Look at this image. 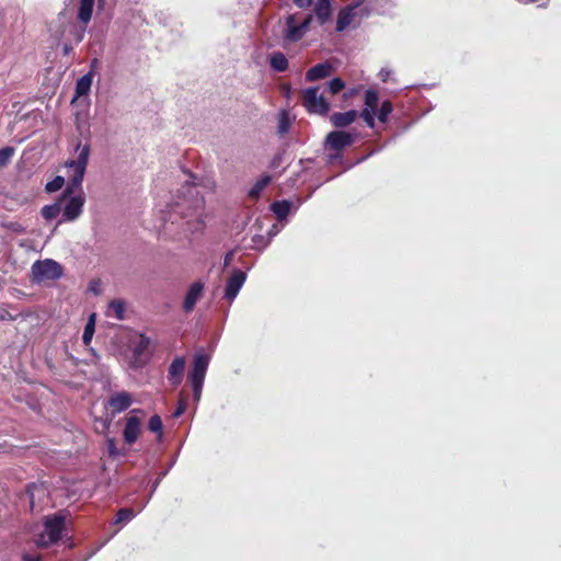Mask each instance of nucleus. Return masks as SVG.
Masks as SVG:
<instances>
[{
  "mask_svg": "<svg viewBox=\"0 0 561 561\" xmlns=\"http://www.w3.org/2000/svg\"><path fill=\"white\" fill-rule=\"evenodd\" d=\"M345 88V82L341 78H334L328 83V91L335 95Z\"/></svg>",
  "mask_w": 561,
  "mask_h": 561,
  "instance_id": "obj_31",
  "label": "nucleus"
},
{
  "mask_svg": "<svg viewBox=\"0 0 561 561\" xmlns=\"http://www.w3.org/2000/svg\"><path fill=\"white\" fill-rule=\"evenodd\" d=\"M271 182V178L268 175H265L257 180L255 184L252 186V188L249 191V195L251 197H257L261 192L267 186V184Z\"/></svg>",
  "mask_w": 561,
  "mask_h": 561,
  "instance_id": "obj_25",
  "label": "nucleus"
},
{
  "mask_svg": "<svg viewBox=\"0 0 561 561\" xmlns=\"http://www.w3.org/2000/svg\"><path fill=\"white\" fill-rule=\"evenodd\" d=\"M365 105L366 107L365 108H369L371 111H375L377 110V106H378V102H379V94L376 90H373V89H369L366 91L365 93Z\"/></svg>",
  "mask_w": 561,
  "mask_h": 561,
  "instance_id": "obj_24",
  "label": "nucleus"
},
{
  "mask_svg": "<svg viewBox=\"0 0 561 561\" xmlns=\"http://www.w3.org/2000/svg\"><path fill=\"white\" fill-rule=\"evenodd\" d=\"M60 211H61L60 204L55 203L51 205H45L42 208L41 214L46 220H51V219L56 218L60 214Z\"/></svg>",
  "mask_w": 561,
  "mask_h": 561,
  "instance_id": "obj_23",
  "label": "nucleus"
},
{
  "mask_svg": "<svg viewBox=\"0 0 561 561\" xmlns=\"http://www.w3.org/2000/svg\"><path fill=\"white\" fill-rule=\"evenodd\" d=\"M135 517V512L133 508H121L116 513L115 524H124L131 520Z\"/></svg>",
  "mask_w": 561,
  "mask_h": 561,
  "instance_id": "obj_27",
  "label": "nucleus"
},
{
  "mask_svg": "<svg viewBox=\"0 0 561 561\" xmlns=\"http://www.w3.org/2000/svg\"><path fill=\"white\" fill-rule=\"evenodd\" d=\"M185 410H186V402L183 399H181V400H179L178 407H176L175 411L173 412L172 416L175 419L180 417L185 412Z\"/></svg>",
  "mask_w": 561,
  "mask_h": 561,
  "instance_id": "obj_37",
  "label": "nucleus"
},
{
  "mask_svg": "<svg viewBox=\"0 0 561 561\" xmlns=\"http://www.w3.org/2000/svg\"><path fill=\"white\" fill-rule=\"evenodd\" d=\"M64 184H65V179L60 175H57L46 184L45 190L48 193H54V192H57L60 188H62Z\"/></svg>",
  "mask_w": 561,
  "mask_h": 561,
  "instance_id": "obj_30",
  "label": "nucleus"
},
{
  "mask_svg": "<svg viewBox=\"0 0 561 561\" xmlns=\"http://www.w3.org/2000/svg\"><path fill=\"white\" fill-rule=\"evenodd\" d=\"M270 65L275 71L278 72H284L288 69V60L286 56L280 51L272 54L270 58Z\"/></svg>",
  "mask_w": 561,
  "mask_h": 561,
  "instance_id": "obj_19",
  "label": "nucleus"
},
{
  "mask_svg": "<svg viewBox=\"0 0 561 561\" xmlns=\"http://www.w3.org/2000/svg\"><path fill=\"white\" fill-rule=\"evenodd\" d=\"M149 345H150V339L144 334H140L139 339L134 347V353L139 356L148 350Z\"/></svg>",
  "mask_w": 561,
  "mask_h": 561,
  "instance_id": "obj_29",
  "label": "nucleus"
},
{
  "mask_svg": "<svg viewBox=\"0 0 561 561\" xmlns=\"http://www.w3.org/2000/svg\"><path fill=\"white\" fill-rule=\"evenodd\" d=\"M141 412H142V410H140V409H134V410L131 411V413H141Z\"/></svg>",
  "mask_w": 561,
  "mask_h": 561,
  "instance_id": "obj_48",
  "label": "nucleus"
},
{
  "mask_svg": "<svg viewBox=\"0 0 561 561\" xmlns=\"http://www.w3.org/2000/svg\"><path fill=\"white\" fill-rule=\"evenodd\" d=\"M376 112L371 111L369 108H364L360 113V117L366 123V125L370 128H374L375 126V116Z\"/></svg>",
  "mask_w": 561,
  "mask_h": 561,
  "instance_id": "obj_36",
  "label": "nucleus"
},
{
  "mask_svg": "<svg viewBox=\"0 0 561 561\" xmlns=\"http://www.w3.org/2000/svg\"><path fill=\"white\" fill-rule=\"evenodd\" d=\"M204 284L195 282L188 288L183 302V310L188 313L194 310L197 300L202 297Z\"/></svg>",
  "mask_w": 561,
  "mask_h": 561,
  "instance_id": "obj_13",
  "label": "nucleus"
},
{
  "mask_svg": "<svg viewBox=\"0 0 561 561\" xmlns=\"http://www.w3.org/2000/svg\"><path fill=\"white\" fill-rule=\"evenodd\" d=\"M69 50H70V48L66 45V46L64 47V51H65V54H68V53H69Z\"/></svg>",
  "mask_w": 561,
  "mask_h": 561,
  "instance_id": "obj_49",
  "label": "nucleus"
},
{
  "mask_svg": "<svg viewBox=\"0 0 561 561\" xmlns=\"http://www.w3.org/2000/svg\"><path fill=\"white\" fill-rule=\"evenodd\" d=\"M332 0H317L313 7V16L319 25H324L332 19Z\"/></svg>",
  "mask_w": 561,
  "mask_h": 561,
  "instance_id": "obj_11",
  "label": "nucleus"
},
{
  "mask_svg": "<svg viewBox=\"0 0 561 561\" xmlns=\"http://www.w3.org/2000/svg\"><path fill=\"white\" fill-rule=\"evenodd\" d=\"M290 126L289 117L287 112L283 111L279 115L278 131L285 134L288 131Z\"/></svg>",
  "mask_w": 561,
  "mask_h": 561,
  "instance_id": "obj_34",
  "label": "nucleus"
},
{
  "mask_svg": "<svg viewBox=\"0 0 561 561\" xmlns=\"http://www.w3.org/2000/svg\"><path fill=\"white\" fill-rule=\"evenodd\" d=\"M389 76H390V70H388V69H381L379 72V77L382 82H386L389 79Z\"/></svg>",
  "mask_w": 561,
  "mask_h": 561,
  "instance_id": "obj_42",
  "label": "nucleus"
},
{
  "mask_svg": "<svg viewBox=\"0 0 561 561\" xmlns=\"http://www.w3.org/2000/svg\"><path fill=\"white\" fill-rule=\"evenodd\" d=\"M131 403V394L127 391H121L110 397L107 401V408L111 410L112 414L115 415L127 410Z\"/></svg>",
  "mask_w": 561,
  "mask_h": 561,
  "instance_id": "obj_9",
  "label": "nucleus"
},
{
  "mask_svg": "<svg viewBox=\"0 0 561 561\" xmlns=\"http://www.w3.org/2000/svg\"><path fill=\"white\" fill-rule=\"evenodd\" d=\"M282 90L286 96H289L291 92V88L288 83L283 84Z\"/></svg>",
  "mask_w": 561,
  "mask_h": 561,
  "instance_id": "obj_45",
  "label": "nucleus"
},
{
  "mask_svg": "<svg viewBox=\"0 0 561 561\" xmlns=\"http://www.w3.org/2000/svg\"><path fill=\"white\" fill-rule=\"evenodd\" d=\"M293 2L300 9H308L312 5V0H293Z\"/></svg>",
  "mask_w": 561,
  "mask_h": 561,
  "instance_id": "obj_39",
  "label": "nucleus"
},
{
  "mask_svg": "<svg viewBox=\"0 0 561 561\" xmlns=\"http://www.w3.org/2000/svg\"><path fill=\"white\" fill-rule=\"evenodd\" d=\"M14 154V148L13 147H4L0 149V167H4L9 163L11 158Z\"/></svg>",
  "mask_w": 561,
  "mask_h": 561,
  "instance_id": "obj_32",
  "label": "nucleus"
},
{
  "mask_svg": "<svg viewBox=\"0 0 561 561\" xmlns=\"http://www.w3.org/2000/svg\"><path fill=\"white\" fill-rule=\"evenodd\" d=\"M233 259V252H228L225 255V266L229 265Z\"/></svg>",
  "mask_w": 561,
  "mask_h": 561,
  "instance_id": "obj_44",
  "label": "nucleus"
},
{
  "mask_svg": "<svg viewBox=\"0 0 561 561\" xmlns=\"http://www.w3.org/2000/svg\"><path fill=\"white\" fill-rule=\"evenodd\" d=\"M290 209V204L286 201L274 202L272 204V210L277 215L278 218H284L287 216Z\"/></svg>",
  "mask_w": 561,
  "mask_h": 561,
  "instance_id": "obj_26",
  "label": "nucleus"
},
{
  "mask_svg": "<svg viewBox=\"0 0 561 561\" xmlns=\"http://www.w3.org/2000/svg\"><path fill=\"white\" fill-rule=\"evenodd\" d=\"M65 529V517L61 515L48 516L44 522V530L39 535L38 545L48 547L56 543Z\"/></svg>",
  "mask_w": 561,
  "mask_h": 561,
  "instance_id": "obj_3",
  "label": "nucleus"
},
{
  "mask_svg": "<svg viewBox=\"0 0 561 561\" xmlns=\"http://www.w3.org/2000/svg\"><path fill=\"white\" fill-rule=\"evenodd\" d=\"M22 560L23 561H42V557L41 554H28V553H24L22 556Z\"/></svg>",
  "mask_w": 561,
  "mask_h": 561,
  "instance_id": "obj_41",
  "label": "nucleus"
},
{
  "mask_svg": "<svg viewBox=\"0 0 561 561\" xmlns=\"http://www.w3.org/2000/svg\"><path fill=\"white\" fill-rule=\"evenodd\" d=\"M184 367H185V359L184 357H175L170 367H169V381L172 386H179L183 380V374H184Z\"/></svg>",
  "mask_w": 561,
  "mask_h": 561,
  "instance_id": "obj_15",
  "label": "nucleus"
},
{
  "mask_svg": "<svg viewBox=\"0 0 561 561\" xmlns=\"http://www.w3.org/2000/svg\"><path fill=\"white\" fill-rule=\"evenodd\" d=\"M301 103L308 113L325 116L330 111V104L322 94H319V87H310L302 91Z\"/></svg>",
  "mask_w": 561,
  "mask_h": 561,
  "instance_id": "obj_4",
  "label": "nucleus"
},
{
  "mask_svg": "<svg viewBox=\"0 0 561 561\" xmlns=\"http://www.w3.org/2000/svg\"><path fill=\"white\" fill-rule=\"evenodd\" d=\"M14 319H15V317L12 316L9 311H7L4 309L0 310V320L1 321H12Z\"/></svg>",
  "mask_w": 561,
  "mask_h": 561,
  "instance_id": "obj_40",
  "label": "nucleus"
},
{
  "mask_svg": "<svg viewBox=\"0 0 561 561\" xmlns=\"http://www.w3.org/2000/svg\"><path fill=\"white\" fill-rule=\"evenodd\" d=\"M209 356L207 354H196L194 356L193 369L188 375V380L192 385L194 397L199 398L206 371L209 365Z\"/></svg>",
  "mask_w": 561,
  "mask_h": 561,
  "instance_id": "obj_5",
  "label": "nucleus"
},
{
  "mask_svg": "<svg viewBox=\"0 0 561 561\" xmlns=\"http://www.w3.org/2000/svg\"><path fill=\"white\" fill-rule=\"evenodd\" d=\"M357 92H358V89H352V90H350L348 92L344 93V98H345V99L352 98V96H353V95H355Z\"/></svg>",
  "mask_w": 561,
  "mask_h": 561,
  "instance_id": "obj_46",
  "label": "nucleus"
},
{
  "mask_svg": "<svg viewBox=\"0 0 561 561\" xmlns=\"http://www.w3.org/2000/svg\"><path fill=\"white\" fill-rule=\"evenodd\" d=\"M296 14H289L285 19V28L283 31V39L288 43L299 42L306 34L300 23L297 22Z\"/></svg>",
  "mask_w": 561,
  "mask_h": 561,
  "instance_id": "obj_6",
  "label": "nucleus"
},
{
  "mask_svg": "<svg viewBox=\"0 0 561 561\" xmlns=\"http://www.w3.org/2000/svg\"><path fill=\"white\" fill-rule=\"evenodd\" d=\"M76 149L79 150L77 159L67 162V167L73 170V174L70 178V184L62 193V198L70 196L62 210L64 220L67 221L77 219L81 215L84 204V198L81 195H71L76 190H81V184L90 157V145L85 144L81 147V142L79 141Z\"/></svg>",
  "mask_w": 561,
  "mask_h": 561,
  "instance_id": "obj_1",
  "label": "nucleus"
},
{
  "mask_svg": "<svg viewBox=\"0 0 561 561\" xmlns=\"http://www.w3.org/2000/svg\"><path fill=\"white\" fill-rule=\"evenodd\" d=\"M392 103L389 100H386L381 103L379 111L377 112V117L381 123H386L388 121L389 114L392 112Z\"/></svg>",
  "mask_w": 561,
  "mask_h": 561,
  "instance_id": "obj_28",
  "label": "nucleus"
},
{
  "mask_svg": "<svg viewBox=\"0 0 561 561\" xmlns=\"http://www.w3.org/2000/svg\"><path fill=\"white\" fill-rule=\"evenodd\" d=\"M334 71V67L330 61L317 64L306 72V81L314 82L330 77Z\"/></svg>",
  "mask_w": 561,
  "mask_h": 561,
  "instance_id": "obj_10",
  "label": "nucleus"
},
{
  "mask_svg": "<svg viewBox=\"0 0 561 561\" xmlns=\"http://www.w3.org/2000/svg\"><path fill=\"white\" fill-rule=\"evenodd\" d=\"M106 447H107L108 456L112 458H117L118 456L125 455L117 448L115 438H107Z\"/></svg>",
  "mask_w": 561,
  "mask_h": 561,
  "instance_id": "obj_33",
  "label": "nucleus"
},
{
  "mask_svg": "<svg viewBox=\"0 0 561 561\" xmlns=\"http://www.w3.org/2000/svg\"><path fill=\"white\" fill-rule=\"evenodd\" d=\"M140 419L135 415H130L126 420V424L123 431V437L127 445L130 446L138 439L140 434Z\"/></svg>",
  "mask_w": 561,
  "mask_h": 561,
  "instance_id": "obj_12",
  "label": "nucleus"
},
{
  "mask_svg": "<svg viewBox=\"0 0 561 561\" xmlns=\"http://www.w3.org/2000/svg\"><path fill=\"white\" fill-rule=\"evenodd\" d=\"M354 142V137L352 134L342 131V130H334L328 134L325 138L327 146L334 151H341L346 147L352 146Z\"/></svg>",
  "mask_w": 561,
  "mask_h": 561,
  "instance_id": "obj_7",
  "label": "nucleus"
},
{
  "mask_svg": "<svg viewBox=\"0 0 561 561\" xmlns=\"http://www.w3.org/2000/svg\"><path fill=\"white\" fill-rule=\"evenodd\" d=\"M31 273L32 282L41 284L46 280L59 279L64 275V267L51 259L38 260L33 263Z\"/></svg>",
  "mask_w": 561,
  "mask_h": 561,
  "instance_id": "obj_2",
  "label": "nucleus"
},
{
  "mask_svg": "<svg viewBox=\"0 0 561 561\" xmlns=\"http://www.w3.org/2000/svg\"><path fill=\"white\" fill-rule=\"evenodd\" d=\"M95 0H80L79 9H78V20L88 24L92 18L93 8Z\"/></svg>",
  "mask_w": 561,
  "mask_h": 561,
  "instance_id": "obj_18",
  "label": "nucleus"
},
{
  "mask_svg": "<svg viewBox=\"0 0 561 561\" xmlns=\"http://www.w3.org/2000/svg\"><path fill=\"white\" fill-rule=\"evenodd\" d=\"M35 492H44V489L42 485H38L36 483H31L26 486V493L28 494L30 496V506L31 508L34 507V497H35Z\"/></svg>",
  "mask_w": 561,
  "mask_h": 561,
  "instance_id": "obj_35",
  "label": "nucleus"
},
{
  "mask_svg": "<svg viewBox=\"0 0 561 561\" xmlns=\"http://www.w3.org/2000/svg\"><path fill=\"white\" fill-rule=\"evenodd\" d=\"M148 430L152 433L158 434V439L163 436V423L158 414L152 415L148 422Z\"/></svg>",
  "mask_w": 561,
  "mask_h": 561,
  "instance_id": "obj_22",
  "label": "nucleus"
},
{
  "mask_svg": "<svg viewBox=\"0 0 561 561\" xmlns=\"http://www.w3.org/2000/svg\"><path fill=\"white\" fill-rule=\"evenodd\" d=\"M313 21V15L312 14H308L301 22H300V25L302 27V30L307 33L309 30H310V25Z\"/></svg>",
  "mask_w": 561,
  "mask_h": 561,
  "instance_id": "obj_38",
  "label": "nucleus"
},
{
  "mask_svg": "<svg viewBox=\"0 0 561 561\" xmlns=\"http://www.w3.org/2000/svg\"><path fill=\"white\" fill-rule=\"evenodd\" d=\"M95 331V313H92L84 327L82 341L85 345H89L92 341Z\"/></svg>",
  "mask_w": 561,
  "mask_h": 561,
  "instance_id": "obj_20",
  "label": "nucleus"
},
{
  "mask_svg": "<svg viewBox=\"0 0 561 561\" xmlns=\"http://www.w3.org/2000/svg\"><path fill=\"white\" fill-rule=\"evenodd\" d=\"M92 72H89L82 76L80 79H78L76 83L75 98L72 102H75L76 99L87 95L89 93L92 84Z\"/></svg>",
  "mask_w": 561,
  "mask_h": 561,
  "instance_id": "obj_17",
  "label": "nucleus"
},
{
  "mask_svg": "<svg viewBox=\"0 0 561 561\" xmlns=\"http://www.w3.org/2000/svg\"><path fill=\"white\" fill-rule=\"evenodd\" d=\"M247 278V274L241 270H234L232 275L228 278L226 289H225V298L229 301H232L242 285L244 284Z\"/></svg>",
  "mask_w": 561,
  "mask_h": 561,
  "instance_id": "obj_8",
  "label": "nucleus"
},
{
  "mask_svg": "<svg viewBox=\"0 0 561 561\" xmlns=\"http://www.w3.org/2000/svg\"><path fill=\"white\" fill-rule=\"evenodd\" d=\"M357 5L358 4H348L339 11L335 27L336 32L341 33L352 24L356 15L355 9Z\"/></svg>",
  "mask_w": 561,
  "mask_h": 561,
  "instance_id": "obj_14",
  "label": "nucleus"
},
{
  "mask_svg": "<svg viewBox=\"0 0 561 561\" xmlns=\"http://www.w3.org/2000/svg\"><path fill=\"white\" fill-rule=\"evenodd\" d=\"M10 228L13 230V231H16V232H22L24 231V229L21 227L20 224L18 222H13L11 224Z\"/></svg>",
  "mask_w": 561,
  "mask_h": 561,
  "instance_id": "obj_43",
  "label": "nucleus"
},
{
  "mask_svg": "<svg viewBox=\"0 0 561 561\" xmlns=\"http://www.w3.org/2000/svg\"><path fill=\"white\" fill-rule=\"evenodd\" d=\"M185 186H186L187 188H191V187H192V185H191V184H188V183H186V185H185Z\"/></svg>",
  "mask_w": 561,
  "mask_h": 561,
  "instance_id": "obj_50",
  "label": "nucleus"
},
{
  "mask_svg": "<svg viewBox=\"0 0 561 561\" xmlns=\"http://www.w3.org/2000/svg\"><path fill=\"white\" fill-rule=\"evenodd\" d=\"M357 117V111L350 110L344 113H333L330 117V122L334 127L343 128L351 125Z\"/></svg>",
  "mask_w": 561,
  "mask_h": 561,
  "instance_id": "obj_16",
  "label": "nucleus"
},
{
  "mask_svg": "<svg viewBox=\"0 0 561 561\" xmlns=\"http://www.w3.org/2000/svg\"><path fill=\"white\" fill-rule=\"evenodd\" d=\"M160 480H161V477H159L154 483H153V489H156L158 486V484L160 483Z\"/></svg>",
  "mask_w": 561,
  "mask_h": 561,
  "instance_id": "obj_47",
  "label": "nucleus"
},
{
  "mask_svg": "<svg viewBox=\"0 0 561 561\" xmlns=\"http://www.w3.org/2000/svg\"><path fill=\"white\" fill-rule=\"evenodd\" d=\"M113 312V316L117 320H123L125 314V302L119 299L112 300L108 304V313Z\"/></svg>",
  "mask_w": 561,
  "mask_h": 561,
  "instance_id": "obj_21",
  "label": "nucleus"
}]
</instances>
